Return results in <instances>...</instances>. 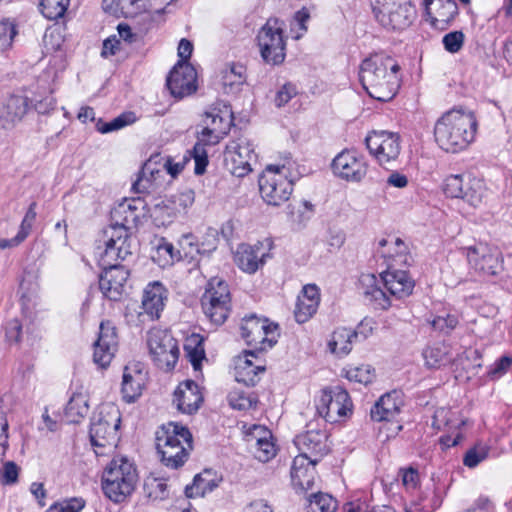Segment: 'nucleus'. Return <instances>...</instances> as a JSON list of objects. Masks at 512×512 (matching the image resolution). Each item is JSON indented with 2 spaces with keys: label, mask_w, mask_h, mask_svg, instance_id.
<instances>
[{
  "label": "nucleus",
  "mask_w": 512,
  "mask_h": 512,
  "mask_svg": "<svg viewBox=\"0 0 512 512\" xmlns=\"http://www.w3.org/2000/svg\"><path fill=\"white\" fill-rule=\"evenodd\" d=\"M130 235L123 225H114L103 231L100 242L104 248L98 247L99 262L103 267L100 275L99 288L103 295L113 301L119 300L125 292L129 271L118 263L132 254Z\"/></svg>",
  "instance_id": "f257e3e1"
},
{
  "label": "nucleus",
  "mask_w": 512,
  "mask_h": 512,
  "mask_svg": "<svg viewBox=\"0 0 512 512\" xmlns=\"http://www.w3.org/2000/svg\"><path fill=\"white\" fill-rule=\"evenodd\" d=\"M398 63L390 56L376 53L360 65V82L368 95L378 101H390L400 87Z\"/></svg>",
  "instance_id": "f03ea898"
},
{
  "label": "nucleus",
  "mask_w": 512,
  "mask_h": 512,
  "mask_svg": "<svg viewBox=\"0 0 512 512\" xmlns=\"http://www.w3.org/2000/svg\"><path fill=\"white\" fill-rule=\"evenodd\" d=\"M477 126L474 112L453 108L445 112L435 123V140L442 150L458 153L474 141Z\"/></svg>",
  "instance_id": "7ed1b4c3"
},
{
  "label": "nucleus",
  "mask_w": 512,
  "mask_h": 512,
  "mask_svg": "<svg viewBox=\"0 0 512 512\" xmlns=\"http://www.w3.org/2000/svg\"><path fill=\"white\" fill-rule=\"evenodd\" d=\"M192 434L181 425H162L155 434L156 450L161 462L169 468L177 469L184 465L193 448Z\"/></svg>",
  "instance_id": "20e7f679"
},
{
  "label": "nucleus",
  "mask_w": 512,
  "mask_h": 512,
  "mask_svg": "<svg viewBox=\"0 0 512 512\" xmlns=\"http://www.w3.org/2000/svg\"><path fill=\"white\" fill-rule=\"evenodd\" d=\"M138 481L136 467L126 457L111 460L102 476L104 494L113 502L124 501L135 489Z\"/></svg>",
  "instance_id": "39448f33"
},
{
  "label": "nucleus",
  "mask_w": 512,
  "mask_h": 512,
  "mask_svg": "<svg viewBox=\"0 0 512 512\" xmlns=\"http://www.w3.org/2000/svg\"><path fill=\"white\" fill-rule=\"evenodd\" d=\"M370 5L375 21L387 31H404L417 18L410 0H370Z\"/></svg>",
  "instance_id": "423d86ee"
},
{
  "label": "nucleus",
  "mask_w": 512,
  "mask_h": 512,
  "mask_svg": "<svg viewBox=\"0 0 512 512\" xmlns=\"http://www.w3.org/2000/svg\"><path fill=\"white\" fill-rule=\"evenodd\" d=\"M120 422L121 413L116 405L105 403L100 406L92 419L89 432L96 455H103L104 449L116 446Z\"/></svg>",
  "instance_id": "0eeeda50"
},
{
  "label": "nucleus",
  "mask_w": 512,
  "mask_h": 512,
  "mask_svg": "<svg viewBox=\"0 0 512 512\" xmlns=\"http://www.w3.org/2000/svg\"><path fill=\"white\" fill-rule=\"evenodd\" d=\"M393 245L396 247L395 253L387 254L391 262L388 269L381 273V280L391 296L402 299L412 293L415 283L406 271L396 269L397 266L408 264L410 257L406 245L400 238H396Z\"/></svg>",
  "instance_id": "6e6552de"
},
{
  "label": "nucleus",
  "mask_w": 512,
  "mask_h": 512,
  "mask_svg": "<svg viewBox=\"0 0 512 512\" xmlns=\"http://www.w3.org/2000/svg\"><path fill=\"white\" fill-rule=\"evenodd\" d=\"M290 169L285 164H269L259 178V190L263 200L272 206L286 202L293 191L289 179Z\"/></svg>",
  "instance_id": "1a4fd4ad"
},
{
  "label": "nucleus",
  "mask_w": 512,
  "mask_h": 512,
  "mask_svg": "<svg viewBox=\"0 0 512 512\" xmlns=\"http://www.w3.org/2000/svg\"><path fill=\"white\" fill-rule=\"evenodd\" d=\"M201 305L204 314L211 322L217 325L224 323L231 308L228 284L218 277L210 279L201 297Z\"/></svg>",
  "instance_id": "9d476101"
},
{
  "label": "nucleus",
  "mask_w": 512,
  "mask_h": 512,
  "mask_svg": "<svg viewBox=\"0 0 512 512\" xmlns=\"http://www.w3.org/2000/svg\"><path fill=\"white\" fill-rule=\"evenodd\" d=\"M283 26L279 19L270 18L258 32L257 41L261 57L267 64L279 65L285 60L286 42Z\"/></svg>",
  "instance_id": "9b49d317"
},
{
  "label": "nucleus",
  "mask_w": 512,
  "mask_h": 512,
  "mask_svg": "<svg viewBox=\"0 0 512 512\" xmlns=\"http://www.w3.org/2000/svg\"><path fill=\"white\" fill-rule=\"evenodd\" d=\"M278 325L266 318L255 315L245 317L241 324V335L246 344L254 347V351H266L272 348L278 338Z\"/></svg>",
  "instance_id": "f8f14e48"
},
{
  "label": "nucleus",
  "mask_w": 512,
  "mask_h": 512,
  "mask_svg": "<svg viewBox=\"0 0 512 512\" xmlns=\"http://www.w3.org/2000/svg\"><path fill=\"white\" fill-rule=\"evenodd\" d=\"M147 345L153 362L163 370L172 369L179 356L176 340L165 329L152 328L147 333Z\"/></svg>",
  "instance_id": "ddd939ff"
},
{
  "label": "nucleus",
  "mask_w": 512,
  "mask_h": 512,
  "mask_svg": "<svg viewBox=\"0 0 512 512\" xmlns=\"http://www.w3.org/2000/svg\"><path fill=\"white\" fill-rule=\"evenodd\" d=\"M257 155L254 145L246 136L241 135L229 141L224 152L226 168L236 177H244L252 171V162Z\"/></svg>",
  "instance_id": "4468645a"
},
{
  "label": "nucleus",
  "mask_w": 512,
  "mask_h": 512,
  "mask_svg": "<svg viewBox=\"0 0 512 512\" xmlns=\"http://www.w3.org/2000/svg\"><path fill=\"white\" fill-rule=\"evenodd\" d=\"M316 408L319 416L327 422L336 423L352 414L353 404L348 392L335 386L322 390Z\"/></svg>",
  "instance_id": "2eb2a0df"
},
{
  "label": "nucleus",
  "mask_w": 512,
  "mask_h": 512,
  "mask_svg": "<svg viewBox=\"0 0 512 512\" xmlns=\"http://www.w3.org/2000/svg\"><path fill=\"white\" fill-rule=\"evenodd\" d=\"M443 191L448 197L460 198L477 206L482 201L485 189L480 179L468 174H453L445 178Z\"/></svg>",
  "instance_id": "dca6fc26"
},
{
  "label": "nucleus",
  "mask_w": 512,
  "mask_h": 512,
  "mask_svg": "<svg viewBox=\"0 0 512 512\" xmlns=\"http://www.w3.org/2000/svg\"><path fill=\"white\" fill-rule=\"evenodd\" d=\"M469 265L479 275L491 277L503 270L500 251L486 243H478L466 248Z\"/></svg>",
  "instance_id": "f3484780"
},
{
  "label": "nucleus",
  "mask_w": 512,
  "mask_h": 512,
  "mask_svg": "<svg viewBox=\"0 0 512 512\" xmlns=\"http://www.w3.org/2000/svg\"><path fill=\"white\" fill-rule=\"evenodd\" d=\"M366 146L380 164L397 159L400 154V136L390 131H373L365 138Z\"/></svg>",
  "instance_id": "a211bd4d"
},
{
  "label": "nucleus",
  "mask_w": 512,
  "mask_h": 512,
  "mask_svg": "<svg viewBox=\"0 0 512 512\" xmlns=\"http://www.w3.org/2000/svg\"><path fill=\"white\" fill-rule=\"evenodd\" d=\"M332 170L339 178L360 182L367 174L368 164L364 156L352 150H343L332 161Z\"/></svg>",
  "instance_id": "6ab92c4d"
},
{
  "label": "nucleus",
  "mask_w": 512,
  "mask_h": 512,
  "mask_svg": "<svg viewBox=\"0 0 512 512\" xmlns=\"http://www.w3.org/2000/svg\"><path fill=\"white\" fill-rule=\"evenodd\" d=\"M118 348V335L116 327L109 320L102 321L99 335L94 343L93 361L101 368L110 365Z\"/></svg>",
  "instance_id": "aec40b11"
},
{
  "label": "nucleus",
  "mask_w": 512,
  "mask_h": 512,
  "mask_svg": "<svg viewBox=\"0 0 512 512\" xmlns=\"http://www.w3.org/2000/svg\"><path fill=\"white\" fill-rule=\"evenodd\" d=\"M196 71L187 62L179 61L167 78V87L171 94L183 98L196 91Z\"/></svg>",
  "instance_id": "412c9836"
},
{
  "label": "nucleus",
  "mask_w": 512,
  "mask_h": 512,
  "mask_svg": "<svg viewBox=\"0 0 512 512\" xmlns=\"http://www.w3.org/2000/svg\"><path fill=\"white\" fill-rule=\"evenodd\" d=\"M235 379L239 383L253 386L260 380L265 371L264 360L257 356L256 351H245L235 359Z\"/></svg>",
  "instance_id": "4be33fe9"
},
{
  "label": "nucleus",
  "mask_w": 512,
  "mask_h": 512,
  "mask_svg": "<svg viewBox=\"0 0 512 512\" xmlns=\"http://www.w3.org/2000/svg\"><path fill=\"white\" fill-rule=\"evenodd\" d=\"M250 449L260 462H268L276 456L277 449L270 430L260 425H254L247 435Z\"/></svg>",
  "instance_id": "5701e85b"
},
{
  "label": "nucleus",
  "mask_w": 512,
  "mask_h": 512,
  "mask_svg": "<svg viewBox=\"0 0 512 512\" xmlns=\"http://www.w3.org/2000/svg\"><path fill=\"white\" fill-rule=\"evenodd\" d=\"M425 10L430 24L440 30L446 29L458 15L454 0H425Z\"/></svg>",
  "instance_id": "b1692460"
},
{
  "label": "nucleus",
  "mask_w": 512,
  "mask_h": 512,
  "mask_svg": "<svg viewBox=\"0 0 512 512\" xmlns=\"http://www.w3.org/2000/svg\"><path fill=\"white\" fill-rule=\"evenodd\" d=\"M203 122L205 127L198 138L208 144H217L228 133L232 123L229 115H220L215 109L205 113Z\"/></svg>",
  "instance_id": "393cba45"
},
{
  "label": "nucleus",
  "mask_w": 512,
  "mask_h": 512,
  "mask_svg": "<svg viewBox=\"0 0 512 512\" xmlns=\"http://www.w3.org/2000/svg\"><path fill=\"white\" fill-rule=\"evenodd\" d=\"M203 401L199 386L192 380H186L178 385L174 392L173 402L178 411L184 414L195 413Z\"/></svg>",
  "instance_id": "a878e982"
},
{
  "label": "nucleus",
  "mask_w": 512,
  "mask_h": 512,
  "mask_svg": "<svg viewBox=\"0 0 512 512\" xmlns=\"http://www.w3.org/2000/svg\"><path fill=\"white\" fill-rule=\"evenodd\" d=\"M167 300V290L162 283H149L143 291L141 308L149 320L160 318Z\"/></svg>",
  "instance_id": "bb28decb"
},
{
  "label": "nucleus",
  "mask_w": 512,
  "mask_h": 512,
  "mask_svg": "<svg viewBox=\"0 0 512 512\" xmlns=\"http://www.w3.org/2000/svg\"><path fill=\"white\" fill-rule=\"evenodd\" d=\"M268 254L263 250V244L255 245L241 244L238 246L234 261L244 272L253 274L265 263Z\"/></svg>",
  "instance_id": "cd10ccee"
},
{
  "label": "nucleus",
  "mask_w": 512,
  "mask_h": 512,
  "mask_svg": "<svg viewBox=\"0 0 512 512\" xmlns=\"http://www.w3.org/2000/svg\"><path fill=\"white\" fill-rule=\"evenodd\" d=\"M146 382V372L140 364H130L124 369L122 394L127 403L134 402L141 394Z\"/></svg>",
  "instance_id": "c85d7f7f"
},
{
  "label": "nucleus",
  "mask_w": 512,
  "mask_h": 512,
  "mask_svg": "<svg viewBox=\"0 0 512 512\" xmlns=\"http://www.w3.org/2000/svg\"><path fill=\"white\" fill-rule=\"evenodd\" d=\"M319 303V288L314 284L305 285L297 298L294 310L296 321L298 323L307 322L317 312Z\"/></svg>",
  "instance_id": "c756f323"
},
{
  "label": "nucleus",
  "mask_w": 512,
  "mask_h": 512,
  "mask_svg": "<svg viewBox=\"0 0 512 512\" xmlns=\"http://www.w3.org/2000/svg\"><path fill=\"white\" fill-rule=\"evenodd\" d=\"M327 435L321 430H309L295 437L294 443L300 454L298 456L311 457L323 455L327 451Z\"/></svg>",
  "instance_id": "7c9ffc66"
},
{
  "label": "nucleus",
  "mask_w": 512,
  "mask_h": 512,
  "mask_svg": "<svg viewBox=\"0 0 512 512\" xmlns=\"http://www.w3.org/2000/svg\"><path fill=\"white\" fill-rule=\"evenodd\" d=\"M317 459L312 457L296 456L291 468V478L294 486L302 490L310 489L315 480V465Z\"/></svg>",
  "instance_id": "2f4dec72"
},
{
  "label": "nucleus",
  "mask_w": 512,
  "mask_h": 512,
  "mask_svg": "<svg viewBox=\"0 0 512 512\" xmlns=\"http://www.w3.org/2000/svg\"><path fill=\"white\" fill-rule=\"evenodd\" d=\"M28 101L24 96L12 95L0 108V122L3 128L13 127L27 112Z\"/></svg>",
  "instance_id": "473e14b6"
},
{
  "label": "nucleus",
  "mask_w": 512,
  "mask_h": 512,
  "mask_svg": "<svg viewBox=\"0 0 512 512\" xmlns=\"http://www.w3.org/2000/svg\"><path fill=\"white\" fill-rule=\"evenodd\" d=\"M360 282L366 300L373 304L376 309L387 310L391 306L389 297L379 286L375 275H362Z\"/></svg>",
  "instance_id": "72a5a7b5"
},
{
  "label": "nucleus",
  "mask_w": 512,
  "mask_h": 512,
  "mask_svg": "<svg viewBox=\"0 0 512 512\" xmlns=\"http://www.w3.org/2000/svg\"><path fill=\"white\" fill-rule=\"evenodd\" d=\"M400 411V401H398L397 392L383 395L372 407L370 415L375 421H390L398 415Z\"/></svg>",
  "instance_id": "f704fd0d"
},
{
  "label": "nucleus",
  "mask_w": 512,
  "mask_h": 512,
  "mask_svg": "<svg viewBox=\"0 0 512 512\" xmlns=\"http://www.w3.org/2000/svg\"><path fill=\"white\" fill-rule=\"evenodd\" d=\"M104 9L115 17H135L146 9V0H104Z\"/></svg>",
  "instance_id": "c9c22d12"
},
{
  "label": "nucleus",
  "mask_w": 512,
  "mask_h": 512,
  "mask_svg": "<svg viewBox=\"0 0 512 512\" xmlns=\"http://www.w3.org/2000/svg\"><path fill=\"white\" fill-rule=\"evenodd\" d=\"M358 332L349 328L340 327L333 331L328 342L331 353L343 357L352 350L353 341L357 338Z\"/></svg>",
  "instance_id": "e433bc0d"
},
{
  "label": "nucleus",
  "mask_w": 512,
  "mask_h": 512,
  "mask_svg": "<svg viewBox=\"0 0 512 512\" xmlns=\"http://www.w3.org/2000/svg\"><path fill=\"white\" fill-rule=\"evenodd\" d=\"M246 82V68L240 63L228 64L222 71V84L226 93H235Z\"/></svg>",
  "instance_id": "4c0bfd02"
},
{
  "label": "nucleus",
  "mask_w": 512,
  "mask_h": 512,
  "mask_svg": "<svg viewBox=\"0 0 512 512\" xmlns=\"http://www.w3.org/2000/svg\"><path fill=\"white\" fill-rule=\"evenodd\" d=\"M209 477L210 473L208 471L196 475L192 485L185 488L186 496L188 498L203 497L206 493L213 491L217 483Z\"/></svg>",
  "instance_id": "58836bf2"
},
{
  "label": "nucleus",
  "mask_w": 512,
  "mask_h": 512,
  "mask_svg": "<svg viewBox=\"0 0 512 512\" xmlns=\"http://www.w3.org/2000/svg\"><path fill=\"white\" fill-rule=\"evenodd\" d=\"M423 357L425 365L429 368H440L451 360L448 347L443 343L427 347L423 351Z\"/></svg>",
  "instance_id": "ea45409f"
},
{
  "label": "nucleus",
  "mask_w": 512,
  "mask_h": 512,
  "mask_svg": "<svg viewBox=\"0 0 512 512\" xmlns=\"http://www.w3.org/2000/svg\"><path fill=\"white\" fill-rule=\"evenodd\" d=\"M203 339L199 335H192L185 344L186 355L195 371L201 370V363L205 357Z\"/></svg>",
  "instance_id": "a19ab883"
},
{
  "label": "nucleus",
  "mask_w": 512,
  "mask_h": 512,
  "mask_svg": "<svg viewBox=\"0 0 512 512\" xmlns=\"http://www.w3.org/2000/svg\"><path fill=\"white\" fill-rule=\"evenodd\" d=\"M141 204V201L138 200H132V201H125L124 203L120 204L114 211V216L121 218L122 222L119 223L118 221L115 223V225H123L125 229L128 232L127 224L136 222L140 215L137 213V205ZM111 226H114V224H111L108 228Z\"/></svg>",
  "instance_id": "79ce46f5"
},
{
  "label": "nucleus",
  "mask_w": 512,
  "mask_h": 512,
  "mask_svg": "<svg viewBox=\"0 0 512 512\" xmlns=\"http://www.w3.org/2000/svg\"><path fill=\"white\" fill-rule=\"evenodd\" d=\"M161 266L171 265L174 261L182 259L181 250L176 249L172 243L162 240L156 250V256L153 257Z\"/></svg>",
  "instance_id": "37998d69"
},
{
  "label": "nucleus",
  "mask_w": 512,
  "mask_h": 512,
  "mask_svg": "<svg viewBox=\"0 0 512 512\" xmlns=\"http://www.w3.org/2000/svg\"><path fill=\"white\" fill-rule=\"evenodd\" d=\"M89 406L87 399L82 394H75L71 397L66 406V416L71 422H79L88 413Z\"/></svg>",
  "instance_id": "c03bdc74"
},
{
  "label": "nucleus",
  "mask_w": 512,
  "mask_h": 512,
  "mask_svg": "<svg viewBox=\"0 0 512 512\" xmlns=\"http://www.w3.org/2000/svg\"><path fill=\"white\" fill-rule=\"evenodd\" d=\"M70 5V0H41L40 8L43 16L49 20L63 17Z\"/></svg>",
  "instance_id": "a18cd8bd"
},
{
  "label": "nucleus",
  "mask_w": 512,
  "mask_h": 512,
  "mask_svg": "<svg viewBox=\"0 0 512 512\" xmlns=\"http://www.w3.org/2000/svg\"><path fill=\"white\" fill-rule=\"evenodd\" d=\"M337 501L326 493L313 494L309 499L308 512H335Z\"/></svg>",
  "instance_id": "49530a36"
},
{
  "label": "nucleus",
  "mask_w": 512,
  "mask_h": 512,
  "mask_svg": "<svg viewBox=\"0 0 512 512\" xmlns=\"http://www.w3.org/2000/svg\"><path fill=\"white\" fill-rule=\"evenodd\" d=\"M178 249L182 259L194 260L200 254V243L192 233L183 234L178 240Z\"/></svg>",
  "instance_id": "de8ad7c7"
},
{
  "label": "nucleus",
  "mask_w": 512,
  "mask_h": 512,
  "mask_svg": "<svg viewBox=\"0 0 512 512\" xmlns=\"http://www.w3.org/2000/svg\"><path fill=\"white\" fill-rule=\"evenodd\" d=\"M143 489L145 495L152 500H163L168 496L167 484L160 478H147Z\"/></svg>",
  "instance_id": "09e8293b"
},
{
  "label": "nucleus",
  "mask_w": 512,
  "mask_h": 512,
  "mask_svg": "<svg viewBox=\"0 0 512 512\" xmlns=\"http://www.w3.org/2000/svg\"><path fill=\"white\" fill-rule=\"evenodd\" d=\"M489 446L479 443L469 449L463 458L466 467L475 468L479 463L484 461L489 455Z\"/></svg>",
  "instance_id": "8fccbe9b"
},
{
  "label": "nucleus",
  "mask_w": 512,
  "mask_h": 512,
  "mask_svg": "<svg viewBox=\"0 0 512 512\" xmlns=\"http://www.w3.org/2000/svg\"><path fill=\"white\" fill-rule=\"evenodd\" d=\"M346 377L350 381L367 385L375 378V370L370 365L356 366L346 371Z\"/></svg>",
  "instance_id": "3c124183"
},
{
  "label": "nucleus",
  "mask_w": 512,
  "mask_h": 512,
  "mask_svg": "<svg viewBox=\"0 0 512 512\" xmlns=\"http://www.w3.org/2000/svg\"><path fill=\"white\" fill-rule=\"evenodd\" d=\"M459 319L455 314H445L435 316L430 324L434 330L443 334H450L458 325Z\"/></svg>",
  "instance_id": "603ef678"
},
{
  "label": "nucleus",
  "mask_w": 512,
  "mask_h": 512,
  "mask_svg": "<svg viewBox=\"0 0 512 512\" xmlns=\"http://www.w3.org/2000/svg\"><path fill=\"white\" fill-rule=\"evenodd\" d=\"M228 401L230 406L237 410H249L256 404V399L254 397L239 390L230 392L228 395Z\"/></svg>",
  "instance_id": "864d4df0"
},
{
  "label": "nucleus",
  "mask_w": 512,
  "mask_h": 512,
  "mask_svg": "<svg viewBox=\"0 0 512 512\" xmlns=\"http://www.w3.org/2000/svg\"><path fill=\"white\" fill-rule=\"evenodd\" d=\"M135 121V116L133 113H123L118 117L114 118L108 123L97 124L98 131L101 133H109L112 131L119 130L128 124H131Z\"/></svg>",
  "instance_id": "5fc2aeb1"
},
{
  "label": "nucleus",
  "mask_w": 512,
  "mask_h": 512,
  "mask_svg": "<svg viewBox=\"0 0 512 512\" xmlns=\"http://www.w3.org/2000/svg\"><path fill=\"white\" fill-rule=\"evenodd\" d=\"M209 145L203 141H200L198 138V142L193 147V158L195 161V174L201 175L205 172L206 167L208 165V155L205 149V146Z\"/></svg>",
  "instance_id": "6e6d98bb"
},
{
  "label": "nucleus",
  "mask_w": 512,
  "mask_h": 512,
  "mask_svg": "<svg viewBox=\"0 0 512 512\" xmlns=\"http://www.w3.org/2000/svg\"><path fill=\"white\" fill-rule=\"evenodd\" d=\"M465 42V35L462 31H451L445 34L442 38V43L445 50L449 53H458Z\"/></svg>",
  "instance_id": "4d7b16f0"
},
{
  "label": "nucleus",
  "mask_w": 512,
  "mask_h": 512,
  "mask_svg": "<svg viewBox=\"0 0 512 512\" xmlns=\"http://www.w3.org/2000/svg\"><path fill=\"white\" fill-rule=\"evenodd\" d=\"M16 26L15 24L8 20L0 21V50H5L9 48L13 42L14 37L16 36Z\"/></svg>",
  "instance_id": "13d9d810"
},
{
  "label": "nucleus",
  "mask_w": 512,
  "mask_h": 512,
  "mask_svg": "<svg viewBox=\"0 0 512 512\" xmlns=\"http://www.w3.org/2000/svg\"><path fill=\"white\" fill-rule=\"evenodd\" d=\"M36 203L35 202H32L21 222V225H20V229L17 233V237L19 238V240H21L22 242L28 237V235L30 234L31 230H32V226L35 222V219H36Z\"/></svg>",
  "instance_id": "bf43d9fd"
},
{
  "label": "nucleus",
  "mask_w": 512,
  "mask_h": 512,
  "mask_svg": "<svg viewBox=\"0 0 512 512\" xmlns=\"http://www.w3.org/2000/svg\"><path fill=\"white\" fill-rule=\"evenodd\" d=\"M85 505L81 498H72L61 503L53 504L46 512H80Z\"/></svg>",
  "instance_id": "052dcab7"
},
{
  "label": "nucleus",
  "mask_w": 512,
  "mask_h": 512,
  "mask_svg": "<svg viewBox=\"0 0 512 512\" xmlns=\"http://www.w3.org/2000/svg\"><path fill=\"white\" fill-rule=\"evenodd\" d=\"M19 467L13 461H7L0 470V482L4 485H13L18 481Z\"/></svg>",
  "instance_id": "680f3d73"
},
{
  "label": "nucleus",
  "mask_w": 512,
  "mask_h": 512,
  "mask_svg": "<svg viewBox=\"0 0 512 512\" xmlns=\"http://www.w3.org/2000/svg\"><path fill=\"white\" fill-rule=\"evenodd\" d=\"M453 415H454V412H452L448 408H444V407L438 408L434 412L433 426L437 429H442L445 427L451 428V427L455 426L452 421Z\"/></svg>",
  "instance_id": "e2e57ef3"
},
{
  "label": "nucleus",
  "mask_w": 512,
  "mask_h": 512,
  "mask_svg": "<svg viewBox=\"0 0 512 512\" xmlns=\"http://www.w3.org/2000/svg\"><path fill=\"white\" fill-rule=\"evenodd\" d=\"M200 243V254L209 255L215 251L218 244L217 232L214 229H209L204 235Z\"/></svg>",
  "instance_id": "0e129e2a"
},
{
  "label": "nucleus",
  "mask_w": 512,
  "mask_h": 512,
  "mask_svg": "<svg viewBox=\"0 0 512 512\" xmlns=\"http://www.w3.org/2000/svg\"><path fill=\"white\" fill-rule=\"evenodd\" d=\"M297 94V89L295 85L291 83L284 84L275 96V104L277 107H282L287 104L295 95Z\"/></svg>",
  "instance_id": "69168bd1"
},
{
  "label": "nucleus",
  "mask_w": 512,
  "mask_h": 512,
  "mask_svg": "<svg viewBox=\"0 0 512 512\" xmlns=\"http://www.w3.org/2000/svg\"><path fill=\"white\" fill-rule=\"evenodd\" d=\"M402 474V483L407 490L416 489L419 483V474L418 471L414 468H408L401 470Z\"/></svg>",
  "instance_id": "338daca9"
},
{
  "label": "nucleus",
  "mask_w": 512,
  "mask_h": 512,
  "mask_svg": "<svg viewBox=\"0 0 512 512\" xmlns=\"http://www.w3.org/2000/svg\"><path fill=\"white\" fill-rule=\"evenodd\" d=\"M119 46L120 40L118 39L117 35H112L104 40L101 55L104 57L115 55L116 52L120 49Z\"/></svg>",
  "instance_id": "774afa93"
}]
</instances>
